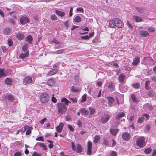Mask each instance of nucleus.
Instances as JSON below:
<instances>
[{
    "mask_svg": "<svg viewBox=\"0 0 156 156\" xmlns=\"http://www.w3.org/2000/svg\"><path fill=\"white\" fill-rule=\"evenodd\" d=\"M64 51V50L63 49H61L57 50L55 51L54 53L55 54H60L62 53Z\"/></svg>",
    "mask_w": 156,
    "mask_h": 156,
    "instance_id": "obj_54",
    "label": "nucleus"
},
{
    "mask_svg": "<svg viewBox=\"0 0 156 156\" xmlns=\"http://www.w3.org/2000/svg\"><path fill=\"white\" fill-rule=\"evenodd\" d=\"M57 105L58 107V112L60 114H64L67 110L65 105L61 103H58Z\"/></svg>",
    "mask_w": 156,
    "mask_h": 156,
    "instance_id": "obj_5",
    "label": "nucleus"
},
{
    "mask_svg": "<svg viewBox=\"0 0 156 156\" xmlns=\"http://www.w3.org/2000/svg\"><path fill=\"white\" fill-rule=\"evenodd\" d=\"M144 109H147L151 110L152 109V107L150 104H146L144 106Z\"/></svg>",
    "mask_w": 156,
    "mask_h": 156,
    "instance_id": "obj_31",
    "label": "nucleus"
},
{
    "mask_svg": "<svg viewBox=\"0 0 156 156\" xmlns=\"http://www.w3.org/2000/svg\"><path fill=\"white\" fill-rule=\"evenodd\" d=\"M71 91L74 92H78L79 90L78 88L73 86L71 87Z\"/></svg>",
    "mask_w": 156,
    "mask_h": 156,
    "instance_id": "obj_41",
    "label": "nucleus"
},
{
    "mask_svg": "<svg viewBox=\"0 0 156 156\" xmlns=\"http://www.w3.org/2000/svg\"><path fill=\"white\" fill-rule=\"evenodd\" d=\"M46 119H47L46 118H44L42 119L40 121V122L41 125H43L44 124V122H45Z\"/></svg>",
    "mask_w": 156,
    "mask_h": 156,
    "instance_id": "obj_64",
    "label": "nucleus"
},
{
    "mask_svg": "<svg viewBox=\"0 0 156 156\" xmlns=\"http://www.w3.org/2000/svg\"><path fill=\"white\" fill-rule=\"evenodd\" d=\"M106 89L108 90L112 91L115 89V87L113 83L112 82H108L105 85Z\"/></svg>",
    "mask_w": 156,
    "mask_h": 156,
    "instance_id": "obj_7",
    "label": "nucleus"
},
{
    "mask_svg": "<svg viewBox=\"0 0 156 156\" xmlns=\"http://www.w3.org/2000/svg\"><path fill=\"white\" fill-rule=\"evenodd\" d=\"M81 17L78 16H76L74 19V22L76 23H79L81 22Z\"/></svg>",
    "mask_w": 156,
    "mask_h": 156,
    "instance_id": "obj_38",
    "label": "nucleus"
},
{
    "mask_svg": "<svg viewBox=\"0 0 156 156\" xmlns=\"http://www.w3.org/2000/svg\"><path fill=\"white\" fill-rule=\"evenodd\" d=\"M86 96L87 94H83L82 97V99L80 100V102L83 103L86 100Z\"/></svg>",
    "mask_w": 156,
    "mask_h": 156,
    "instance_id": "obj_42",
    "label": "nucleus"
},
{
    "mask_svg": "<svg viewBox=\"0 0 156 156\" xmlns=\"http://www.w3.org/2000/svg\"><path fill=\"white\" fill-rule=\"evenodd\" d=\"M48 141L50 143V144L48 145V147L50 148H52L53 147V145L52 143V142H51L49 140H48Z\"/></svg>",
    "mask_w": 156,
    "mask_h": 156,
    "instance_id": "obj_60",
    "label": "nucleus"
},
{
    "mask_svg": "<svg viewBox=\"0 0 156 156\" xmlns=\"http://www.w3.org/2000/svg\"><path fill=\"white\" fill-rule=\"evenodd\" d=\"M36 145H38L40 147L42 148V149L44 150H47L46 147L45 145L43 143H37Z\"/></svg>",
    "mask_w": 156,
    "mask_h": 156,
    "instance_id": "obj_32",
    "label": "nucleus"
},
{
    "mask_svg": "<svg viewBox=\"0 0 156 156\" xmlns=\"http://www.w3.org/2000/svg\"><path fill=\"white\" fill-rule=\"evenodd\" d=\"M11 31V30L10 28H6L4 29L3 33L5 35H8L10 33Z\"/></svg>",
    "mask_w": 156,
    "mask_h": 156,
    "instance_id": "obj_36",
    "label": "nucleus"
},
{
    "mask_svg": "<svg viewBox=\"0 0 156 156\" xmlns=\"http://www.w3.org/2000/svg\"><path fill=\"white\" fill-rule=\"evenodd\" d=\"M61 101L65 104L66 105H68L69 101L65 98H62L61 99Z\"/></svg>",
    "mask_w": 156,
    "mask_h": 156,
    "instance_id": "obj_40",
    "label": "nucleus"
},
{
    "mask_svg": "<svg viewBox=\"0 0 156 156\" xmlns=\"http://www.w3.org/2000/svg\"><path fill=\"white\" fill-rule=\"evenodd\" d=\"M132 86L134 88H137L139 87L140 84L139 83H136L133 84Z\"/></svg>",
    "mask_w": 156,
    "mask_h": 156,
    "instance_id": "obj_51",
    "label": "nucleus"
},
{
    "mask_svg": "<svg viewBox=\"0 0 156 156\" xmlns=\"http://www.w3.org/2000/svg\"><path fill=\"white\" fill-rule=\"evenodd\" d=\"M56 14L58 15L61 16L63 17L65 15V13L63 12L59 11L58 10H55V11Z\"/></svg>",
    "mask_w": 156,
    "mask_h": 156,
    "instance_id": "obj_33",
    "label": "nucleus"
},
{
    "mask_svg": "<svg viewBox=\"0 0 156 156\" xmlns=\"http://www.w3.org/2000/svg\"><path fill=\"white\" fill-rule=\"evenodd\" d=\"M16 38L20 40L23 39L24 38V35L21 33H18L16 35Z\"/></svg>",
    "mask_w": 156,
    "mask_h": 156,
    "instance_id": "obj_25",
    "label": "nucleus"
},
{
    "mask_svg": "<svg viewBox=\"0 0 156 156\" xmlns=\"http://www.w3.org/2000/svg\"><path fill=\"white\" fill-rule=\"evenodd\" d=\"M151 59V58L149 57H144L143 58V60L145 61V63H147V61L150 60Z\"/></svg>",
    "mask_w": 156,
    "mask_h": 156,
    "instance_id": "obj_58",
    "label": "nucleus"
},
{
    "mask_svg": "<svg viewBox=\"0 0 156 156\" xmlns=\"http://www.w3.org/2000/svg\"><path fill=\"white\" fill-rule=\"evenodd\" d=\"M110 156H117V153L115 151H112Z\"/></svg>",
    "mask_w": 156,
    "mask_h": 156,
    "instance_id": "obj_62",
    "label": "nucleus"
},
{
    "mask_svg": "<svg viewBox=\"0 0 156 156\" xmlns=\"http://www.w3.org/2000/svg\"><path fill=\"white\" fill-rule=\"evenodd\" d=\"M144 120V117H140L138 118L137 122L139 123H141Z\"/></svg>",
    "mask_w": 156,
    "mask_h": 156,
    "instance_id": "obj_45",
    "label": "nucleus"
},
{
    "mask_svg": "<svg viewBox=\"0 0 156 156\" xmlns=\"http://www.w3.org/2000/svg\"><path fill=\"white\" fill-rule=\"evenodd\" d=\"M89 109L90 111V115L94 114L95 112V109L92 107H89Z\"/></svg>",
    "mask_w": 156,
    "mask_h": 156,
    "instance_id": "obj_39",
    "label": "nucleus"
},
{
    "mask_svg": "<svg viewBox=\"0 0 156 156\" xmlns=\"http://www.w3.org/2000/svg\"><path fill=\"white\" fill-rule=\"evenodd\" d=\"M123 23L120 20L117 18H114L109 21V26L111 28L117 27L122 28L123 27Z\"/></svg>",
    "mask_w": 156,
    "mask_h": 156,
    "instance_id": "obj_1",
    "label": "nucleus"
},
{
    "mask_svg": "<svg viewBox=\"0 0 156 156\" xmlns=\"http://www.w3.org/2000/svg\"><path fill=\"white\" fill-rule=\"evenodd\" d=\"M119 131L118 129L114 128H112L110 129V133L113 136H115Z\"/></svg>",
    "mask_w": 156,
    "mask_h": 156,
    "instance_id": "obj_20",
    "label": "nucleus"
},
{
    "mask_svg": "<svg viewBox=\"0 0 156 156\" xmlns=\"http://www.w3.org/2000/svg\"><path fill=\"white\" fill-rule=\"evenodd\" d=\"M26 42H29L31 44L33 40V38L31 35H28L25 39Z\"/></svg>",
    "mask_w": 156,
    "mask_h": 156,
    "instance_id": "obj_30",
    "label": "nucleus"
},
{
    "mask_svg": "<svg viewBox=\"0 0 156 156\" xmlns=\"http://www.w3.org/2000/svg\"><path fill=\"white\" fill-rule=\"evenodd\" d=\"M136 145L140 148L144 147L146 144L144 137L141 136L137 138L136 139Z\"/></svg>",
    "mask_w": 156,
    "mask_h": 156,
    "instance_id": "obj_2",
    "label": "nucleus"
},
{
    "mask_svg": "<svg viewBox=\"0 0 156 156\" xmlns=\"http://www.w3.org/2000/svg\"><path fill=\"white\" fill-rule=\"evenodd\" d=\"M102 82L101 81H98L96 82V84L99 87H101L102 84Z\"/></svg>",
    "mask_w": 156,
    "mask_h": 156,
    "instance_id": "obj_63",
    "label": "nucleus"
},
{
    "mask_svg": "<svg viewBox=\"0 0 156 156\" xmlns=\"http://www.w3.org/2000/svg\"><path fill=\"white\" fill-rule=\"evenodd\" d=\"M22 153L20 151L16 152L14 153V156H21Z\"/></svg>",
    "mask_w": 156,
    "mask_h": 156,
    "instance_id": "obj_53",
    "label": "nucleus"
},
{
    "mask_svg": "<svg viewBox=\"0 0 156 156\" xmlns=\"http://www.w3.org/2000/svg\"><path fill=\"white\" fill-rule=\"evenodd\" d=\"M110 118V115L108 114H104L102 115L101 121L102 123H105L107 122Z\"/></svg>",
    "mask_w": 156,
    "mask_h": 156,
    "instance_id": "obj_8",
    "label": "nucleus"
},
{
    "mask_svg": "<svg viewBox=\"0 0 156 156\" xmlns=\"http://www.w3.org/2000/svg\"><path fill=\"white\" fill-rule=\"evenodd\" d=\"M57 71V69H54L49 71L47 75L48 76H51L54 75L55 74V73Z\"/></svg>",
    "mask_w": 156,
    "mask_h": 156,
    "instance_id": "obj_24",
    "label": "nucleus"
},
{
    "mask_svg": "<svg viewBox=\"0 0 156 156\" xmlns=\"http://www.w3.org/2000/svg\"><path fill=\"white\" fill-rule=\"evenodd\" d=\"M71 144L72 149L73 151H76L77 153H80L82 152L83 149L81 145L80 144H77L76 147L73 141H71Z\"/></svg>",
    "mask_w": 156,
    "mask_h": 156,
    "instance_id": "obj_4",
    "label": "nucleus"
},
{
    "mask_svg": "<svg viewBox=\"0 0 156 156\" xmlns=\"http://www.w3.org/2000/svg\"><path fill=\"white\" fill-rule=\"evenodd\" d=\"M28 46V45L27 44H24L22 47V50L24 52H29L27 49Z\"/></svg>",
    "mask_w": 156,
    "mask_h": 156,
    "instance_id": "obj_28",
    "label": "nucleus"
},
{
    "mask_svg": "<svg viewBox=\"0 0 156 156\" xmlns=\"http://www.w3.org/2000/svg\"><path fill=\"white\" fill-rule=\"evenodd\" d=\"M49 100V97L46 93H43L41 95L40 101L42 103H45Z\"/></svg>",
    "mask_w": 156,
    "mask_h": 156,
    "instance_id": "obj_6",
    "label": "nucleus"
},
{
    "mask_svg": "<svg viewBox=\"0 0 156 156\" xmlns=\"http://www.w3.org/2000/svg\"><path fill=\"white\" fill-rule=\"evenodd\" d=\"M147 30L149 32H154L155 31V29L153 27H150L147 28Z\"/></svg>",
    "mask_w": 156,
    "mask_h": 156,
    "instance_id": "obj_50",
    "label": "nucleus"
},
{
    "mask_svg": "<svg viewBox=\"0 0 156 156\" xmlns=\"http://www.w3.org/2000/svg\"><path fill=\"white\" fill-rule=\"evenodd\" d=\"M63 123L62 122L60 123L59 125L55 128L56 132L58 133H61L63 129Z\"/></svg>",
    "mask_w": 156,
    "mask_h": 156,
    "instance_id": "obj_12",
    "label": "nucleus"
},
{
    "mask_svg": "<svg viewBox=\"0 0 156 156\" xmlns=\"http://www.w3.org/2000/svg\"><path fill=\"white\" fill-rule=\"evenodd\" d=\"M93 96L94 98H97L101 96V90L97 89L95 90L93 94Z\"/></svg>",
    "mask_w": 156,
    "mask_h": 156,
    "instance_id": "obj_10",
    "label": "nucleus"
},
{
    "mask_svg": "<svg viewBox=\"0 0 156 156\" xmlns=\"http://www.w3.org/2000/svg\"><path fill=\"white\" fill-rule=\"evenodd\" d=\"M76 10L77 12H80L82 13H83L84 12L83 9V8L82 7H78L77 8Z\"/></svg>",
    "mask_w": 156,
    "mask_h": 156,
    "instance_id": "obj_47",
    "label": "nucleus"
},
{
    "mask_svg": "<svg viewBox=\"0 0 156 156\" xmlns=\"http://www.w3.org/2000/svg\"><path fill=\"white\" fill-rule=\"evenodd\" d=\"M51 126V125L49 122L45 123L44 126V128H47Z\"/></svg>",
    "mask_w": 156,
    "mask_h": 156,
    "instance_id": "obj_61",
    "label": "nucleus"
},
{
    "mask_svg": "<svg viewBox=\"0 0 156 156\" xmlns=\"http://www.w3.org/2000/svg\"><path fill=\"white\" fill-rule=\"evenodd\" d=\"M125 114L123 112H122L119 113L117 115L116 119L117 120H119L120 118L124 116Z\"/></svg>",
    "mask_w": 156,
    "mask_h": 156,
    "instance_id": "obj_34",
    "label": "nucleus"
},
{
    "mask_svg": "<svg viewBox=\"0 0 156 156\" xmlns=\"http://www.w3.org/2000/svg\"><path fill=\"white\" fill-rule=\"evenodd\" d=\"M133 20L137 22H142L143 19L141 17L137 16H133Z\"/></svg>",
    "mask_w": 156,
    "mask_h": 156,
    "instance_id": "obj_21",
    "label": "nucleus"
},
{
    "mask_svg": "<svg viewBox=\"0 0 156 156\" xmlns=\"http://www.w3.org/2000/svg\"><path fill=\"white\" fill-rule=\"evenodd\" d=\"M131 98L132 99V100L133 101L136 103L137 102V99L136 98L135 95L134 94H132L131 96Z\"/></svg>",
    "mask_w": 156,
    "mask_h": 156,
    "instance_id": "obj_43",
    "label": "nucleus"
},
{
    "mask_svg": "<svg viewBox=\"0 0 156 156\" xmlns=\"http://www.w3.org/2000/svg\"><path fill=\"white\" fill-rule=\"evenodd\" d=\"M150 83V82L149 81H147L145 83V88L146 89L149 90V87L148 86V85Z\"/></svg>",
    "mask_w": 156,
    "mask_h": 156,
    "instance_id": "obj_56",
    "label": "nucleus"
},
{
    "mask_svg": "<svg viewBox=\"0 0 156 156\" xmlns=\"http://www.w3.org/2000/svg\"><path fill=\"white\" fill-rule=\"evenodd\" d=\"M33 109L32 108H29L27 109L26 112L29 114L32 113L33 112Z\"/></svg>",
    "mask_w": 156,
    "mask_h": 156,
    "instance_id": "obj_44",
    "label": "nucleus"
},
{
    "mask_svg": "<svg viewBox=\"0 0 156 156\" xmlns=\"http://www.w3.org/2000/svg\"><path fill=\"white\" fill-rule=\"evenodd\" d=\"M140 58L138 56H136L132 63V64L134 66H137L140 62Z\"/></svg>",
    "mask_w": 156,
    "mask_h": 156,
    "instance_id": "obj_18",
    "label": "nucleus"
},
{
    "mask_svg": "<svg viewBox=\"0 0 156 156\" xmlns=\"http://www.w3.org/2000/svg\"><path fill=\"white\" fill-rule=\"evenodd\" d=\"M125 76L122 73L120 74L119 76V80L120 82L123 83L125 78Z\"/></svg>",
    "mask_w": 156,
    "mask_h": 156,
    "instance_id": "obj_27",
    "label": "nucleus"
},
{
    "mask_svg": "<svg viewBox=\"0 0 156 156\" xmlns=\"http://www.w3.org/2000/svg\"><path fill=\"white\" fill-rule=\"evenodd\" d=\"M101 137L99 135H96L94 137V142L95 143H97L100 139Z\"/></svg>",
    "mask_w": 156,
    "mask_h": 156,
    "instance_id": "obj_37",
    "label": "nucleus"
},
{
    "mask_svg": "<svg viewBox=\"0 0 156 156\" xmlns=\"http://www.w3.org/2000/svg\"><path fill=\"white\" fill-rule=\"evenodd\" d=\"M12 80L10 78H6L5 80V82L6 84L8 85H10L12 83Z\"/></svg>",
    "mask_w": 156,
    "mask_h": 156,
    "instance_id": "obj_35",
    "label": "nucleus"
},
{
    "mask_svg": "<svg viewBox=\"0 0 156 156\" xmlns=\"http://www.w3.org/2000/svg\"><path fill=\"white\" fill-rule=\"evenodd\" d=\"M51 19L53 20H56L57 18L55 15L52 14L51 16Z\"/></svg>",
    "mask_w": 156,
    "mask_h": 156,
    "instance_id": "obj_55",
    "label": "nucleus"
},
{
    "mask_svg": "<svg viewBox=\"0 0 156 156\" xmlns=\"http://www.w3.org/2000/svg\"><path fill=\"white\" fill-rule=\"evenodd\" d=\"M29 21L28 18L27 17H22L20 19V23L22 24L28 23Z\"/></svg>",
    "mask_w": 156,
    "mask_h": 156,
    "instance_id": "obj_14",
    "label": "nucleus"
},
{
    "mask_svg": "<svg viewBox=\"0 0 156 156\" xmlns=\"http://www.w3.org/2000/svg\"><path fill=\"white\" fill-rule=\"evenodd\" d=\"M33 80H34V78L32 79L31 77L29 76H28L24 79L23 82V83L25 84L31 83H32Z\"/></svg>",
    "mask_w": 156,
    "mask_h": 156,
    "instance_id": "obj_9",
    "label": "nucleus"
},
{
    "mask_svg": "<svg viewBox=\"0 0 156 156\" xmlns=\"http://www.w3.org/2000/svg\"><path fill=\"white\" fill-rule=\"evenodd\" d=\"M51 41L52 43H53L56 44H60V42L58 40H56L54 38Z\"/></svg>",
    "mask_w": 156,
    "mask_h": 156,
    "instance_id": "obj_48",
    "label": "nucleus"
},
{
    "mask_svg": "<svg viewBox=\"0 0 156 156\" xmlns=\"http://www.w3.org/2000/svg\"><path fill=\"white\" fill-rule=\"evenodd\" d=\"M139 34L141 37H145L149 35V34L147 31L143 30L140 32Z\"/></svg>",
    "mask_w": 156,
    "mask_h": 156,
    "instance_id": "obj_16",
    "label": "nucleus"
},
{
    "mask_svg": "<svg viewBox=\"0 0 156 156\" xmlns=\"http://www.w3.org/2000/svg\"><path fill=\"white\" fill-rule=\"evenodd\" d=\"M27 129L26 131V134L27 135H29L30 134L31 131L30 130V128H29V127L28 126H25L24 127V130H23V132H24Z\"/></svg>",
    "mask_w": 156,
    "mask_h": 156,
    "instance_id": "obj_29",
    "label": "nucleus"
},
{
    "mask_svg": "<svg viewBox=\"0 0 156 156\" xmlns=\"http://www.w3.org/2000/svg\"><path fill=\"white\" fill-rule=\"evenodd\" d=\"M107 99L108 100V103L110 106H113L116 104L118 105L119 104L118 100L117 98L115 99L112 97H107Z\"/></svg>",
    "mask_w": 156,
    "mask_h": 156,
    "instance_id": "obj_3",
    "label": "nucleus"
},
{
    "mask_svg": "<svg viewBox=\"0 0 156 156\" xmlns=\"http://www.w3.org/2000/svg\"><path fill=\"white\" fill-rule=\"evenodd\" d=\"M29 55V52H24V53H22L20 56V58L23 59L27 57Z\"/></svg>",
    "mask_w": 156,
    "mask_h": 156,
    "instance_id": "obj_26",
    "label": "nucleus"
},
{
    "mask_svg": "<svg viewBox=\"0 0 156 156\" xmlns=\"http://www.w3.org/2000/svg\"><path fill=\"white\" fill-rule=\"evenodd\" d=\"M32 156H41V154L37 153L36 151H34L32 154Z\"/></svg>",
    "mask_w": 156,
    "mask_h": 156,
    "instance_id": "obj_57",
    "label": "nucleus"
},
{
    "mask_svg": "<svg viewBox=\"0 0 156 156\" xmlns=\"http://www.w3.org/2000/svg\"><path fill=\"white\" fill-rule=\"evenodd\" d=\"M90 38V36L88 35H86L85 36H83L81 37V38L84 39H89Z\"/></svg>",
    "mask_w": 156,
    "mask_h": 156,
    "instance_id": "obj_59",
    "label": "nucleus"
},
{
    "mask_svg": "<svg viewBox=\"0 0 156 156\" xmlns=\"http://www.w3.org/2000/svg\"><path fill=\"white\" fill-rule=\"evenodd\" d=\"M47 83L48 85L51 86H53L55 85V81L53 79H50L48 80Z\"/></svg>",
    "mask_w": 156,
    "mask_h": 156,
    "instance_id": "obj_22",
    "label": "nucleus"
},
{
    "mask_svg": "<svg viewBox=\"0 0 156 156\" xmlns=\"http://www.w3.org/2000/svg\"><path fill=\"white\" fill-rule=\"evenodd\" d=\"M87 154L90 155L91 154V148L92 147V144L90 141H89L87 143Z\"/></svg>",
    "mask_w": 156,
    "mask_h": 156,
    "instance_id": "obj_11",
    "label": "nucleus"
},
{
    "mask_svg": "<svg viewBox=\"0 0 156 156\" xmlns=\"http://www.w3.org/2000/svg\"><path fill=\"white\" fill-rule=\"evenodd\" d=\"M69 99L71 100L73 103H76L77 102V99L76 98H70Z\"/></svg>",
    "mask_w": 156,
    "mask_h": 156,
    "instance_id": "obj_49",
    "label": "nucleus"
},
{
    "mask_svg": "<svg viewBox=\"0 0 156 156\" xmlns=\"http://www.w3.org/2000/svg\"><path fill=\"white\" fill-rule=\"evenodd\" d=\"M136 9L138 12L141 14L143 13L146 12L147 10L146 8L142 7H136Z\"/></svg>",
    "mask_w": 156,
    "mask_h": 156,
    "instance_id": "obj_15",
    "label": "nucleus"
},
{
    "mask_svg": "<svg viewBox=\"0 0 156 156\" xmlns=\"http://www.w3.org/2000/svg\"><path fill=\"white\" fill-rule=\"evenodd\" d=\"M151 149L150 148H148L145 150L144 152L145 154H148L151 152Z\"/></svg>",
    "mask_w": 156,
    "mask_h": 156,
    "instance_id": "obj_46",
    "label": "nucleus"
},
{
    "mask_svg": "<svg viewBox=\"0 0 156 156\" xmlns=\"http://www.w3.org/2000/svg\"><path fill=\"white\" fill-rule=\"evenodd\" d=\"M3 97L10 101H12L14 100L13 96L10 94H5L3 95Z\"/></svg>",
    "mask_w": 156,
    "mask_h": 156,
    "instance_id": "obj_13",
    "label": "nucleus"
},
{
    "mask_svg": "<svg viewBox=\"0 0 156 156\" xmlns=\"http://www.w3.org/2000/svg\"><path fill=\"white\" fill-rule=\"evenodd\" d=\"M5 76V74L3 72V69H0V78Z\"/></svg>",
    "mask_w": 156,
    "mask_h": 156,
    "instance_id": "obj_52",
    "label": "nucleus"
},
{
    "mask_svg": "<svg viewBox=\"0 0 156 156\" xmlns=\"http://www.w3.org/2000/svg\"><path fill=\"white\" fill-rule=\"evenodd\" d=\"M119 89L122 92H125L127 90V87L124 85H122L119 87Z\"/></svg>",
    "mask_w": 156,
    "mask_h": 156,
    "instance_id": "obj_23",
    "label": "nucleus"
},
{
    "mask_svg": "<svg viewBox=\"0 0 156 156\" xmlns=\"http://www.w3.org/2000/svg\"><path fill=\"white\" fill-rule=\"evenodd\" d=\"M80 112L82 114L84 115H87L89 113L88 111L86 110V109L84 108H81L80 110Z\"/></svg>",
    "mask_w": 156,
    "mask_h": 156,
    "instance_id": "obj_17",
    "label": "nucleus"
},
{
    "mask_svg": "<svg viewBox=\"0 0 156 156\" xmlns=\"http://www.w3.org/2000/svg\"><path fill=\"white\" fill-rule=\"evenodd\" d=\"M122 136L123 139L126 141H128L130 138L129 134L128 133H124Z\"/></svg>",
    "mask_w": 156,
    "mask_h": 156,
    "instance_id": "obj_19",
    "label": "nucleus"
}]
</instances>
